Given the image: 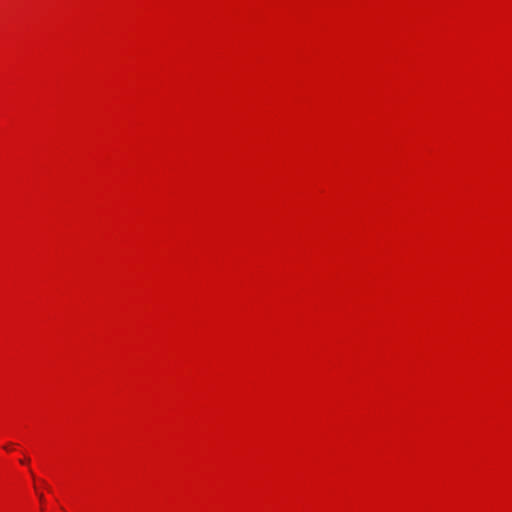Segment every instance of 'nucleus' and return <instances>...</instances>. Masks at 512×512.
<instances>
[{
	"mask_svg": "<svg viewBox=\"0 0 512 512\" xmlns=\"http://www.w3.org/2000/svg\"><path fill=\"white\" fill-rule=\"evenodd\" d=\"M39 499H40L41 501H43V499H44L43 494H39Z\"/></svg>",
	"mask_w": 512,
	"mask_h": 512,
	"instance_id": "1",
	"label": "nucleus"
}]
</instances>
